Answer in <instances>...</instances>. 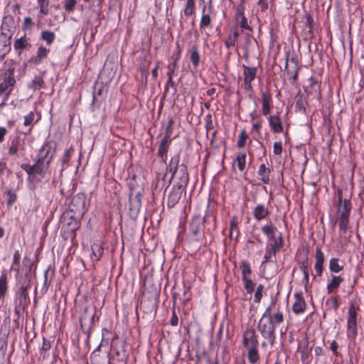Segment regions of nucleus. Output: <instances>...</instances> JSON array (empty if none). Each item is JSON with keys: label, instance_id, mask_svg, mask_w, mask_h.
Returning <instances> with one entry per match:
<instances>
[{"label": "nucleus", "instance_id": "obj_10", "mask_svg": "<svg viewBox=\"0 0 364 364\" xmlns=\"http://www.w3.org/2000/svg\"><path fill=\"white\" fill-rule=\"evenodd\" d=\"M242 68L244 76L242 87L245 90L250 91L252 90V82L256 78L257 69L255 67H250L245 65H242Z\"/></svg>", "mask_w": 364, "mask_h": 364}, {"label": "nucleus", "instance_id": "obj_2", "mask_svg": "<svg viewBox=\"0 0 364 364\" xmlns=\"http://www.w3.org/2000/svg\"><path fill=\"white\" fill-rule=\"evenodd\" d=\"M262 232L267 237V242L264 249V254L262 262V265L272 262V259L276 257L277 254L284 245L282 233L277 231V228L271 220L261 228Z\"/></svg>", "mask_w": 364, "mask_h": 364}, {"label": "nucleus", "instance_id": "obj_25", "mask_svg": "<svg viewBox=\"0 0 364 364\" xmlns=\"http://www.w3.org/2000/svg\"><path fill=\"white\" fill-rule=\"evenodd\" d=\"M271 171L269 168H267L265 164H260L259 166V169L257 173L260 177V180L262 181L264 184H268L270 181L269 175Z\"/></svg>", "mask_w": 364, "mask_h": 364}, {"label": "nucleus", "instance_id": "obj_58", "mask_svg": "<svg viewBox=\"0 0 364 364\" xmlns=\"http://www.w3.org/2000/svg\"><path fill=\"white\" fill-rule=\"evenodd\" d=\"M178 317L176 313L175 309H173L172 310V315H171V318L170 321V324L172 326H176L178 325Z\"/></svg>", "mask_w": 364, "mask_h": 364}, {"label": "nucleus", "instance_id": "obj_6", "mask_svg": "<svg viewBox=\"0 0 364 364\" xmlns=\"http://www.w3.org/2000/svg\"><path fill=\"white\" fill-rule=\"evenodd\" d=\"M348 314L346 336L348 339L355 341L358 336V311L353 303L350 304Z\"/></svg>", "mask_w": 364, "mask_h": 364}, {"label": "nucleus", "instance_id": "obj_27", "mask_svg": "<svg viewBox=\"0 0 364 364\" xmlns=\"http://www.w3.org/2000/svg\"><path fill=\"white\" fill-rule=\"evenodd\" d=\"M31 46L30 43H28V41L27 38L26 37V35L17 38L14 43V48L16 50H23L26 48H28Z\"/></svg>", "mask_w": 364, "mask_h": 364}, {"label": "nucleus", "instance_id": "obj_5", "mask_svg": "<svg viewBox=\"0 0 364 364\" xmlns=\"http://www.w3.org/2000/svg\"><path fill=\"white\" fill-rule=\"evenodd\" d=\"M351 210L352 203L349 199L345 198L343 203L336 204L337 221L341 234H345L349 228Z\"/></svg>", "mask_w": 364, "mask_h": 364}, {"label": "nucleus", "instance_id": "obj_26", "mask_svg": "<svg viewBox=\"0 0 364 364\" xmlns=\"http://www.w3.org/2000/svg\"><path fill=\"white\" fill-rule=\"evenodd\" d=\"M21 139L18 136H16L12 139L9 147V154L10 156L16 155L21 149Z\"/></svg>", "mask_w": 364, "mask_h": 364}, {"label": "nucleus", "instance_id": "obj_35", "mask_svg": "<svg viewBox=\"0 0 364 364\" xmlns=\"http://www.w3.org/2000/svg\"><path fill=\"white\" fill-rule=\"evenodd\" d=\"M190 60L195 68H196L200 62V55L196 46H193L190 51Z\"/></svg>", "mask_w": 364, "mask_h": 364}, {"label": "nucleus", "instance_id": "obj_45", "mask_svg": "<svg viewBox=\"0 0 364 364\" xmlns=\"http://www.w3.org/2000/svg\"><path fill=\"white\" fill-rule=\"evenodd\" d=\"M50 342L48 341L46 338H43L42 347L40 350L41 356H42L43 359L46 358V352L50 350Z\"/></svg>", "mask_w": 364, "mask_h": 364}, {"label": "nucleus", "instance_id": "obj_48", "mask_svg": "<svg viewBox=\"0 0 364 364\" xmlns=\"http://www.w3.org/2000/svg\"><path fill=\"white\" fill-rule=\"evenodd\" d=\"M38 4L40 7V11L43 15L48 14V0H37Z\"/></svg>", "mask_w": 364, "mask_h": 364}, {"label": "nucleus", "instance_id": "obj_55", "mask_svg": "<svg viewBox=\"0 0 364 364\" xmlns=\"http://www.w3.org/2000/svg\"><path fill=\"white\" fill-rule=\"evenodd\" d=\"M238 22L241 28L247 29L250 31H252V28L248 24L247 18L245 16H242V18H241Z\"/></svg>", "mask_w": 364, "mask_h": 364}, {"label": "nucleus", "instance_id": "obj_53", "mask_svg": "<svg viewBox=\"0 0 364 364\" xmlns=\"http://www.w3.org/2000/svg\"><path fill=\"white\" fill-rule=\"evenodd\" d=\"M35 114L33 112H30L27 115L24 117V126H29L33 123Z\"/></svg>", "mask_w": 364, "mask_h": 364}, {"label": "nucleus", "instance_id": "obj_1", "mask_svg": "<svg viewBox=\"0 0 364 364\" xmlns=\"http://www.w3.org/2000/svg\"><path fill=\"white\" fill-rule=\"evenodd\" d=\"M272 305L273 301L264 311L257 326L262 337L267 340L271 346H273L276 341V326L282 323L284 320L282 311L278 309L274 314L272 313Z\"/></svg>", "mask_w": 364, "mask_h": 364}, {"label": "nucleus", "instance_id": "obj_20", "mask_svg": "<svg viewBox=\"0 0 364 364\" xmlns=\"http://www.w3.org/2000/svg\"><path fill=\"white\" fill-rule=\"evenodd\" d=\"M315 259V271L318 276H321L323 271L324 255L321 248L318 247H316V248Z\"/></svg>", "mask_w": 364, "mask_h": 364}, {"label": "nucleus", "instance_id": "obj_33", "mask_svg": "<svg viewBox=\"0 0 364 364\" xmlns=\"http://www.w3.org/2000/svg\"><path fill=\"white\" fill-rule=\"evenodd\" d=\"M240 269L242 271V279H244V278H250L252 269L250 264L247 261H242L240 264Z\"/></svg>", "mask_w": 364, "mask_h": 364}, {"label": "nucleus", "instance_id": "obj_15", "mask_svg": "<svg viewBox=\"0 0 364 364\" xmlns=\"http://www.w3.org/2000/svg\"><path fill=\"white\" fill-rule=\"evenodd\" d=\"M252 215L257 221H262L269 218L270 212L267 206L259 203L253 208Z\"/></svg>", "mask_w": 364, "mask_h": 364}, {"label": "nucleus", "instance_id": "obj_11", "mask_svg": "<svg viewBox=\"0 0 364 364\" xmlns=\"http://www.w3.org/2000/svg\"><path fill=\"white\" fill-rule=\"evenodd\" d=\"M215 16V10L213 6H203L202 15L200 21V28L204 30L211 27L212 18Z\"/></svg>", "mask_w": 364, "mask_h": 364}, {"label": "nucleus", "instance_id": "obj_28", "mask_svg": "<svg viewBox=\"0 0 364 364\" xmlns=\"http://www.w3.org/2000/svg\"><path fill=\"white\" fill-rule=\"evenodd\" d=\"M92 254L95 260H100L104 254V248L102 245L99 242H95L92 245Z\"/></svg>", "mask_w": 364, "mask_h": 364}, {"label": "nucleus", "instance_id": "obj_4", "mask_svg": "<svg viewBox=\"0 0 364 364\" xmlns=\"http://www.w3.org/2000/svg\"><path fill=\"white\" fill-rule=\"evenodd\" d=\"M242 346L247 351L248 362L250 364H257L260 360L259 341L253 328H247L243 332Z\"/></svg>", "mask_w": 364, "mask_h": 364}, {"label": "nucleus", "instance_id": "obj_9", "mask_svg": "<svg viewBox=\"0 0 364 364\" xmlns=\"http://www.w3.org/2000/svg\"><path fill=\"white\" fill-rule=\"evenodd\" d=\"M205 228V218L200 215H195L191 219L189 225V232L194 240H199V236Z\"/></svg>", "mask_w": 364, "mask_h": 364}, {"label": "nucleus", "instance_id": "obj_18", "mask_svg": "<svg viewBox=\"0 0 364 364\" xmlns=\"http://www.w3.org/2000/svg\"><path fill=\"white\" fill-rule=\"evenodd\" d=\"M11 36L4 33H0V62L3 60L5 55L11 50Z\"/></svg>", "mask_w": 364, "mask_h": 364}, {"label": "nucleus", "instance_id": "obj_56", "mask_svg": "<svg viewBox=\"0 0 364 364\" xmlns=\"http://www.w3.org/2000/svg\"><path fill=\"white\" fill-rule=\"evenodd\" d=\"M273 152L275 155H280L282 152V141H275L273 145Z\"/></svg>", "mask_w": 364, "mask_h": 364}, {"label": "nucleus", "instance_id": "obj_41", "mask_svg": "<svg viewBox=\"0 0 364 364\" xmlns=\"http://www.w3.org/2000/svg\"><path fill=\"white\" fill-rule=\"evenodd\" d=\"M74 151L73 147L70 146L69 149H66L64 151L63 156L62 157L61 161L63 165H65L66 166H69V162L72 157V154Z\"/></svg>", "mask_w": 364, "mask_h": 364}, {"label": "nucleus", "instance_id": "obj_19", "mask_svg": "<svg viewBox=\"0 0 364 364\" xmlns=\"http://www.w3.org/2000/svg\"><path fill=\"white\" fill-rule=\"evenodd\" d=\"M16 82L14 77L4 75L3 81L0 83V95L6 93L7 97L11 93Z\"/></svg>", "mask_w": 364, "mask_h": 364}, {"label": "nucleus", "instance_id": "obj_49", "mask_svg": "<svg viewBox=\"0 0 364 364\" xmlns=\"http://www.w3.org/2000/svg\"><path fill=\"white\" fill-rule=\"evenodd\" d=\"M253 41H255V40L250 34L246 35L245 38V45H244L245 55H246V56L248 55L249 48Z\"/></svg>", "mask_w": 364, "mask_h": 364}, {"label": "nucleus", "instance_id": "obj_61", "mask_svg": "<svg viewBox=\"0 0 364 364\" xmlns=\"http://www.w3.org/2000/svg\"><path fill=\"white\" fill-rule=\"evenodd\" d=\"M262 125V119H259L258 120L252 123V129L253 131L259 132Z\"/></svg>", "mask_w": 364, "mask_h": 364}, {"label": "nucleus", "instance_id": "obj_64", "mask_svg": "<svg viewBox=\"0 0 364 364\" xmlns=\"http://www.w3.org/2000/svg\"><path fill=\"white\" fill-rule=\"evenodd\" d=\"M334 309H337L339 306V302L336 297H331L328 300Z\"/></svg>", "mask_w": 364, "mask_h": 364}, {"label": "nucleus", "instance_id": "obj_7", "mask_svg": "<svg viewBox=\"0 0 364 364\" xmlns=\"http://www.w3.org/2000/svg\"><path fill=\"white\" fill-rule=\"evenodd\" d=\"M49 166L50 165H47V164L43 163L38 159L33 165L28 164H22L21 165V168L23 169L30 177L34 178L39 177V179L45 178L46 171Z\"/></svg>", "mask_w": 364, "mask_h": 364}, {"label": "nucleus", "instance_id": "obj_22", "mask_svg": "<svg viewBox=\"0 0 364 364\" xmlns=\"http://www.w3.org/2000/svg\"><path fill=\"white\" fill-rule=\"evenodd\" d=\"M171 144V139H168L167 138H162L159 143L157 156L160 157L164 162H166V161L167 153Z\"/></svg>", "mask_w": 364, "mask_h": 364}, {"label": "nucleus", "instance_id": "obj_40", "mask_svg": "<svg viewBox=\"0 0 364 364\" xmlns=\"http://www.w3.org/2000/svg\"><path fill=\"white\" fill-rule=\"evenodd\" d=\"M14 64H15V61L11 59L7 60L5 61L4 65L6 68V70L5 73H4V75L9 76V75L11 74V77H14V70H15Z\"/></svg>", "mask_w": 364, "mask_h": 364}, {"label": "nucleus", "instance_id": "obj_3", "mask_svg": "<svg viewBox=\"0 0 364 364\" xmlns=\"http://www.w3.org/2000/svg\"><path fill=\"white\" fill-rule=\"evenodd\" d=\"M181 156L179 153H176L171 157V159L166 166V171L171 174L168 183H171L173 179L176 181L173 186L186 189L189 182V175L187 166L180 164Z\"/></svg>", "mask_w": 364, "mask_h": 364}, {"label": "nucleus", "instance_id": "obj_16", "mask_svg": "<svg viewBox=\"0 0 364 364\" xmlns=\"http://www.w3.org/2000/svg\"><path fill=\"white\" fill-rule=\"evenodd\" d=\"M240 31L237 28H232L225 38L224 43L226 48H235L237 49L238 37L240 35Z\"/></svg>", "mask_w": 364, "mask_h": 364}, {"label": "nucleus", "instance_id": "obj_13", "mask_svg": "<svg viewBox=\"0 0 364 364\" xmlns=\"http://www.w3.org/2000/svg\"><path fill=\"white\" fill-rule=\"evenodd\" d=\"M294 302L292 305V311L296 314L304 313L306 309V303L301 291H296L294 294Z\"/></svg>", "mask_w": 364, "mask_h": 364}, {"label": "nucleus", "instance_id": "obj_36", "mask_svg": "<svg viewBox=\"0 0 364 364\" xmlns=\"http://www.w3.org/2000/svg\"><path fill=\"white\" fill-rule=\"evenodd\" d=\"M55 38V34L50 31H43L41 34V39L45 41L47 45H51Z\"/></svg>", "mask_w": 364, "mask_h": 364}, {"label": "nucleus", "instance_id": "obj_12", "mask_svg": "<svg viewBox=\"0 0 364 364\" xmlns=\"http://www.w3.org/2000/svg\"><path fill=\"white\" fill-rule=\"evenodd\" d=\"M186 191L185 188L173 186L167 197V207L168 208H173L180 200L183 192Z\"/></svg>", "mask_w": 364, "mask_h": 364}, {"label": "nucleus", "instance_id": "obj_37", "mask_svg": "<svg viewBox=\"0 0 364 364\" xmlns=\"http://www.w3.org/2000/svg\"><path fill=\"white\" fill-rule=\"evenodd\" d=\"M180 58H181V49L179 48L178 44L177 43V50H176V53H174L172 55V58H174V60L172 63L171 65L168 66V70H173V73H175V72L178 69V60L180 59Z\"/></svg>", "mask_w": 364, "mask_h": 364}, {"label": "nucleus", "instance_id": "obj_38", "mask_svg": "<svg viewBox=\"0 0 364 364\" xmlns=\"http://www.w3.org/2000/svg\"><path fill=\"white\" fill-rule=\"evenodd\" d=\"M44 85V81L42 77L36 76L31 82L28 85V88L33 90H40Z\"/></svg>", "mask_w": 364, "mask_h": 364}, {"label": "nucleus", "instance_id": "obj_47", "mask_svg": "<svg viewBox=\"0 0 364 364\" xmlns=\"http://www.w3.org/2000/svg\"><path fill=\"white\" fill-rule=\"evenodd\" d=\"M264 291V286L262 284H259L257 287L256 291L254 295V302L255 303H259L262 297V293Z\"/></svg>", "mask_w": 364, "mask_h": 364}, {"label": "nucleus", "instance_id": "obj_59", "mask_svg": "<svg viewBox=\"0 0 364 364\" xmlns=\"http://www.w3.org/2000/svg\"><path fill=\"white\" fill-rule=\"evenodd\" d=\"M50 267L45 270L43 273L44 282L43 287L47 289L50 284V280H48V273H49Z\"/></svg>", "mask_w": 364, "mask_h": 364}, {"label": "nucleus", "instance_id": "obj_39", "mask_svg": "<svg viewBox=\"0 0 364 364\" xmlns=\"http://www.w3.org/2000/svg\"><path fill=\"white\" fill-rule=\"evenodd\" d=\"M21 260V252L18 250L14 251L11 268L16 272H19V264Z\"/></svg>", "mask_w": 364, "mask_h": 364}, {"label": "nucleus", "instance_id": "obj_51", "mask_svg": "<svg viewBox=\"0 0 364 364\" xmlns=\"http://www.w3.org/2000/svg\"><path fill=\"white\" fill-rule=\"evenodd\" d=\"M174 75H175V73H173V70L168 71V73H167L168 80L165 85V92H166L168 90L169 86H171V87L175 86V82L173 80V77Z\"/></svg>", "mask_w": 364, "mask_h": 364}, {"label": "nucleus", "instance_id": "obj_23", "mask_svg": "<svg viewBox=\"0 0 364 364\" xmlns=\"http://www.w3.org/2000/svg\"><path fill=\"white\" fill-rule=\"evenodd\" d=\"M49 49L41 46L38 48L36 55L31 57L30 62L34 65H39L42 63L43 60L48 57Z\"/></svg>", "mask_w": 364, "mask_h": 364}, {"label": "nucleus", "instance_id": "obj_62", "mask_svg": "<svg viewBox=\"0 0 364 364\" xmlns=\"http://www.w3.org/2000/svg\"><path fill=\"white\" fill-rule=\"evenodd\" d=\"M23 266L26 268H27L29 271L31 270V268L33 266V262L30 258H28V257H24L23 260Z\"/></svg>", "mask_w": 364, "mask_h": 364}, {"label": "nucleus", "instance_id": "obj_44", "mask_svg": "<svg viewBox=\"0 0 364 364\" xmlns=\"http://www.w3.org/2000/svg\"><path fill=\"white\" fill-rule=\"evenodd\" d=\"M34 22L31 17H25L22 23V29L24 31H29L33 29Z\"/></svg>", "mask_w": 364, "mask_h": 364}, {"label": "nucleus", "instance_id": "obj_29", "mask_svg": "<svg viewBox=\"0 0 364 364\" xmlns=\"http://www.w3.org/2000/svg\"><path fill=\"white\" fill-rule=\"evenodd\" d=\"M238 219L236 215L232 217L230 223V237L232 238L234 234H235V237H238L240 235V230L237 227Z\"/></svg>", "mask_w": 364, "mask_h": 364}, {"label": "nucleus", "instance_id": "obj_21", "mask_svg": "<svg viewBox=\"0 0 364 364\" xmlns=\"http://www.w3.org/2000/svg\"><path fill=\"white\" fill-rule=\"evenodd\" d=\"M267 119L269 126L273 132L281 133L283 132L282 122L279 114L269 115Z\"/></svg>", "mask_w": 364, "mask_h": 364}, {"label": "nucleus", "instance_id": "obj_24", "mask_svg": "<svg viewBox=\"0 0 364 364\" xmlns=\"http://www.w3.org/2000/svg\"><path fill=\"white\" fill-rule=\"evenodd\" d=\"M343 282V278L341 277V276L333 275L326 287L328 294H331L335 289H338Z\"/></svg>", "mask_w": 364, "mask_h": 364}, {"label": "nucleus", "instance_id": "obj_30", "mask_svg": "<svg viewBox=\"0 0 364 364\" xmlns=\"http://www.w3.org/2000/svg\"><path fill=\"white\" fill-rule=\"evenodd\" d=\"M246 158L247 154L245 151H241L237 154L236 162L240 171L242 172L246 167Z\"/></svg>", "mask_w": 364, "mask_h": 364}, {"label": "nucleus", "instance_id": "obj_54", "mask_svg": "<svg viewBox=\"0 0 364 364\" xmlns=\"http://www.w3.org/2000/svg\"><path fill=\"white\" fill-rule=\"evenodd\" d=\"M295 110L296 112L305 113L306 109L302 99L299 98L296 100L295 103Z\"/></svg>", "mask_w": 364, "mask_h": 364}, {"label": "nucleus", "instance_id": "obj_8", "mask_svg": "<svg viewBox=\"0 0 364 364\" xmlns=\"http://www.w3.org/2000/svg\"><path fill=\"white\" fill-rule=\"evenodd\" d=\"M55 149L53 147L49 141L43 144L38 151L37 159L43 163L50 165L55 156Z\"/></svg>", "mask_w": 364, "mask_h": 364}, {"label": "nucleus", "instance_id": "obj_34", "mask_svg": "<svg viewBox=\"0 0 364 364\" xmlns=\"http://www.w3.org/2000/svg\"><path fill=\"white\" fill-rule=\"evenodd\" d=\"M196 4L195 0H186L185 8L183 11L186 16H191L195 13Z\"/></svg>", "mask_w": 364, "mask_h": 364}, {"label": "nucleus", "instance_id": "obj_60", "mask_svg": "<svg viewBox=\"0 0 364 364\" xmlns=\"http://www.w3.org/2000/svg\"><path fill=\"white\" fill-rule=\"evenodd\" d=\"M329 348L332 351L333 355H335L336 356L338 355V345L336 341H333L330 343Z\"/></svg>", "mask_w": 364, "mask_h": 364}, {"label": "nucleus", "instance_id": "obj_17", "mask_svg": "<svg viewBox=\"0 0 364 364\" xmlns=\"http://www.w3.org/2000/svg\"><path fill=\"white\" fill-rule=\"evenodd\" d=\"M262 114L264 116L269 114L272 108V95L268 92H261Z\"/></svg>", "mask_w": 364, "mask_h": 364}, {"label": "nucleus", "instance_id": "obj_32", "mask_svg": "<svg viewBox=\"0 0 364 364\" xmlns=\"http://www.w3.org/2000/svg\"><path fill=\"white\" fill-rule=\"evenodd\" d=\"M7 275L6 272H2L0 276V299L4 298L8 289Z\"/></svg>", "mask_w": 364, "mask_h": 364}, {"label": "nucleus", "instance_id": "obj_46", "mask_svg": "<svg viewBox=\"0 0 364 364\" xmlns=\"http://www.w3.org/2000/svg\"><path fill=\"white\" fill-rule=\"evenodd\" d=\"M174 124V121L172 117L169 118L168 120V124L165 129V135L163 138H167L168 139H171V134L173 130V125Z\"/></svg>", "mask_w": 364, "mask_h": 364}, {"label": "nucleus", "instance_id": "obj_42", "mask_svg": "<svg viewBox=\"0 0 364 364\" xmlns=\"http://www.w3.org/2000/svg\"><path fill=\"white\" fill-rule=\"evenodd\" d=\"M248 139V135L245 129H242L240 131L239 136H238V140L237 142V146L238 148H242L245 146L247 139Z\"/></svg>", "mask_w": 364, "mask_h": 364}, {"label": "nucleus", "instance_id": "obj_57", "mask_svg": "<svg viewBox=\"0 0 364 364\" xmlns=\"http://www.w3.org/2000/svg\"><path fill=\"white\" fill-rule=\"evenodd\" d=\"M257 6L262 12H264L268 9V1L267 0H259L257 2Z\"/></svg>", "mask_w": 364, "mask_h": 364}, {"label": "nucleus", "instance_id": "obj_52", "mask_svg": "<svg viewBox=\"0 0 364 364\" xmlns=\"http://www.w3.org/2000/svg\"><path fill=\"white\" fill-rule=\"evenodd\" d=\"M77 4L76 0H66L64 8L65 11L71 12L74 11L75 6Z\"/></svg>", "mask_w": 364, "mask_h": 364}, {"label": "nucleus", "instance_id": "obj_50", "mask_svg": "<svg viewBox=\"0 0 364 364\" xmlns=\"http://www.w3.org/2000/svg\"><path fill=\"white\" fill-rule=\"evenodd\" d=\"M204 120H205V128L206 129L207 133H208L209 132L213 130L214 128L213 123L212 121V115L211 114L206 115L205 117Z\"/></svg>", "mask_w": 364, "mask_h": 364}, {"label": "nucleus", "instance_id": "obj_43", "mask_svg": "<svg viewBox=\"0 0 364 364\" xmlns=\"http://www.w3.org/2000/svg\"><path fill=\"white\" fill-rule=\"evenodd\" d=\"M242 280L244 284V288L247 293L252 294L254 291L255 284L251 278H244V279Z\"/></svg>", "mask_w": 364, "mask_h": 364}, {"label": "nucleus", "instance_id": "obj_31", "mask_svg": "<svg viewBox=\"0 0 364 364\" xmlns=\"http://www.w3.org/2000/svg\"><path fill=\"white\" fill-rule=\"evenodd\" d=\"M343 269V265L340 263L338 258H331L329 261V270L333 273H338Z\"/></svg>", "mask_w": 364, "mask_h": 364}, {"label": "nucleus", "instance_id": "obj_14", "mask_svg": "<svg viewBox=\"0 0 364 364\" xmlns=\"http://www.w3.org/2000/svg\"><path fill=\"white\" fill-rule=\"evenodd\" d=\"M16 30L14 18L11 15H6L3 17L1 25V33L11 36Z\"/></svg>", "mask_w": 364, "mask_h": 364}, {"label": "nucleus", "instance_id": "obj_63", "mask_svg": "<svg viewBox=\"0 0 364 364\" xmlns=\"http://www.w3.org/2000/svg\"><path fill=\"white\" fill-rule=\"evenodd\" d=\"M300 269L302 272H309V262L308 257L306 258L305 261L302 262L300 266Z\"/></svg>", "mask_w": 364, "mask_h": 364}]
</instances>
